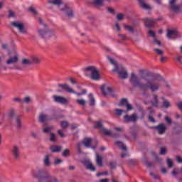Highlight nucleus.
Returning a JSON list of instances; mask_svg holds the SVG:
<instances>
[{"mask_svg": "<svg viewBox=\"0 0 182 182\" xmlns=\"http://www.w3.org/2000/svg\"><path fill=\"white\" fill-rule=\"evenodd\" d=\"M101 90L102 92V95L104 96H109L112 95L113 89L107 85H102L101 87Z\"/></svg>", "mask_w": 182, "mask_h": 182, "instance_id": "obj_10", "label": "nucleus"}, {"mask_svg": "<svg viewBox=\"0 0 182 182\" xmlns=\"http://www.w3.org/2000/svg\"><path fill=\"white\" fill-rule=\"evenodd\" d=\"M70 154V151L69 149H65L63 152V157H68Z\"/></svg>", "mask_w": 182, "mask_h": 182, "instance_id": "obj_47", "label": "nucleus"}, {"mask_svg": "<svg viewBox=\"0 0 182 182\" xmlns=\"http://www.w3.org/2000/svg\"><path fill=\"white\" fill-rule=\"evenodd\" d=\"M162 102V106L164 109H168V107H171V104H170V102H168L167 100L164 99V97L161 98Z\"/></svg>", "mask_w": 182, "mask_h": 182, "instance_id": "obj_25", "label": "nucleus"}, {"mask_svg": "<svg viewBox=\"0 0 182 182\" xmlns=\"http://www.w3.org/2000/svg\"><path fill=\"white\" fill-rule=\"evenodd\" d=\"M15 16H16V15L14 11H9V18H15Z\"/></svg>", "mask_w": 182, "mask_h": 182, "instance_id": "obj_49", "label": "nucleus"}, {"mask_svg": "<svg viewBox=\"0 0 182 182\" xmlns=\"http://www.w3.org/2000/svg\"><path fill=\"white\" fill-rule=\"evenodd\" d=\"M144 22L145 23V26L147 28H151V26H153V25H154V22H156V20L153 19V18H144Z\"/></svg>", "mask_w": 182, "mask_h": 182, "instance_id": "obj_13", "label": "nucleus"}, {"mask_svg": "<svg viewBox=\"0 0 182 182\" xmlns=\"http://www.w3.org/2000/svg\"><path fill=\"white\" fill-rule=\"evenodd\" d=\"M16 127L18 129H21V127H22V123H21V120H19L18 118L16 119Z\"/></svg>", "mask_w": 182, "mask_h": 182, "instance_id": "obj_48", "label": "nucleus"}, {"mask_svg": "<svg viewBox=\"0 0 182 182\" xmlns=\"http://www.w3.org/2000/svg\"><path fill=\"white\" fill-rule=\"evenodd\" d=\"M48 4H50V5H55V6H59L62 5V0L48 1Z\"/></svg>", "mask_w": 182, "mask_h": 182, "instance_id": "obj_28", "label": "nucleus"}, {"mask_svg": "<svg viewBox=\"0 0 182 182\" xmlns=\"http://www.w3.org/2000/svg\"><path fill=\"white\" fill-rule=\"evenodd\" d=\"M88 97H89L90 102V105L91 106H95V98L93 97V95L89 94Z\"/></svg>", "mask_w": 182, "mask_h": 182, "instance_id": "obj_33", "label": "nucleus"}, {"mask_svg": "<svg viewBox=\"0 0 182 182\" xmlns=\"http://www.w3.org/2000/svg\"><path fill=\"white\" fill-rule=\"evenodd\" d=\"M58 134L60 136V137H65V134H63V132H62V130L58 129Z\"/></svg>", "mask_w": 182, "mask_h": 182, "instance_id": "obj_57", "label": "nucleus"}, {"mask_svg": "<svg viewBox=\"0 0 182 182\" xmlns=\"http://www.w3.org/2000/svg\"><path fill=\"white\" fill-rule=\"evenodd\" d=\"M85 167H87V170H90V171H96V168L94 166L93 164L90 161H85Z\"/></svg>", "mask_w": 182, "mask_h": 182, "instance_id": "obj_17", "label": "nucleus"}, {"mask_svg": "<svg viewBox=\"0 0 182 182\" xmlns=\"http://www.w3.org/2000/svg\"><path fill=\"white\" fill-rule=\"evenodd\" d=\"M124 122L125 123H136L137 122V114H132V115H126L124 117Z\"/></svg>", "mask_w": 182, "mask_h": 182, "instance_id": "obj_8", "label": "nucleus"}, {"mask_svg": "<svg viewBox=\"0 0 182 182\" xmlns=\"http://www.w3.org/2000/svg\"><path fill=\"white\" fill-rule=\"evenodd\" d=\"M181 6H175V4H173V6H171V11H173V12H177V11H180Z\"/></svg>", "mask_w": 182, "mask_h": 182, "instance_id": "obj_36", "label": "nucleus"}, {"mask_svg": "<svg viewBox=\"0 0 182 182\" xmlns=\"http://www.w3.org/2000/svg\"><path fill=\"white\" fill-rule=\"evenodd\" d=\"M46 174H48V172L43 169H33L31 172V175L33 178H41Z\"/></svg>", "mask_w": 182, "mask_h": 182, "instance_id": "obj_6", "label": "nucleus"}, {"mask_svg": "<svg viewBox=\"0 0 182 182\" xmlns=\"http://www.w3.org/2000/svg\"><path fill=\"white\" fill-rule=\"evenodd\" d=\"M38 182H49V175L46 173L38 178Z\"/></svg>", "mask_w": 182, "mask_h": 182, "instance_id": "obj_26", "label": "nucleus"}, {"mask_svg": "<svg viewBox=\"0 0 182 182\" xmlns=\"http://www.w3.org/2000/svg\"><path fill=\"white\" fill-rule=\"evenodd\" d=\"M149 174H150L151 177H152L155 180H157V178H159V175H154V173L153 172H150Z\"/></svg>", "mask_w": 182, "mask_h": 182, "instance_id": "obj_53", "label": "nucleus"}, {"mask_svg": "<svg viewBox=\"0 0 182 182\" xmlns=\"http://www.w3.org/2000/svg\"><path fill=\"white\" fill-rule=\"evenodd\" d=\"M59 87H61L65 92H67V93H76L70 86L68 84H60L58 85Z\"/></svg>", "mask_w": 182, "mask_h": 182, "instance_id": "obj_12", "label": "nucleus"}, {"mask_svg": "<svg viewBox=\"0 0 182 182\" xmlns=\"http://www.w3.org/2000/svg\"><path fill=\"white\" fill-rule=\"evenodd\" d=\"M38 120L40 123H45V122L50 120V118L46 114H40Z\"/></svg>", "mask_w": 182, "mask_h": 182, "instance_id": "obj_19", "label": "nucleus"}, {"mask_svg": "<svg viewBox=\"0 0 182 182\" xmlns=\"http://www.w3.org/2000/svg\"><path fill=\"white\" fill-rule=\"evenodd\" d=\"M166 37L168 39H172L174 41L176 39H178V38H181V35L178 33L177 29H170L167 31Z\"/></svg>", "mask_w": 182, "mask_h": 182, "instance_id": "obj_5", "label": "nucleus"}, {"mask_svg": "<svg viewBox=\"0 0 182 182\" xmlns=\"http://www.w3.org/2000/svg\"><path fill=\"white\" fill-rule=\"evenodd\" d=\"M176 161L178 163H182V158L180 156H176Z\"/></svg>", "mask_w": 182, "mask_h": 182, "instance_id": "obj_62", "label": "nucleus"}, {"mask_svg": "<svg viewBox=\"0 0 182 182\" xmlns=\"http://www.w3.org/2000/svg\"><path fill=\"white\" fill-rule=\"evenodd\" d=\"M115 144L117 146L119 147V149H121V150H124V151H126V150H127V149H126V146L124 144H123V142H122V141H117L115 142Z\"/></svg>", "mask_w": 182, "mask_h": 182, "instance_id": "obj_29", "label": "nucleus"}, {"mask_svg": "<svg viewBox=\"0 0 182 182\" xmlns=\"http://www.w3.org/2000/svg\"><path fill=\"white\" fill-rule=\"evenodd\" d=\"M167 163H168V167H173V161H171V159H167Z\"/></svg>", "mask_w": 182, "mask_h": 182, "instance_id": "obj_54", "label": "nucleus"}, {"mask_svg": "<svg viewBox=\"0 0 182 182\" xmlns=\"http://www.w3.org/2000/svg\"><path fill=\"white\" fill-rule=\"evenodd\" d=\"M165 121L168 124H171V119H170L168 117H165Z\"/></svg>", "mask_w": 182, "mask_h": 182, "instance_id": "obj_56", "label": "nucleus"}, {"mask_svg": "<svg viewBox=\"0 0 182 182\" xmlns=\"http://www.w3.org/2000/svg\"><path fill=\"white\" fill-rule=\"evenodd\" d=\"M114 25L115 26V31H117V32H120V24L117 22H115Z\"/></svg>", "mask_w": 182, "mask_h": 182, "instance_id": "obj_46", "label": "nucleus"}, {"mask_svg": "<svg viewBox=\"0 0 182 182\" xmlns=\"http://www.w3.org/2000/svg\"><path fill=\"white\" fill-rule=\"evenodd\" d=\"M19 60L18 55H14V57L10 58L6 60V65H13L14 63H16Z\"/></svg>", "mask_w": 182, "mask_h": 182, "instance_id": "obj_18", "label": "nucleus"}, {"mask_svg": "<svg viewBox=\"0 0 182 182\" xmlns=\"http://www.w3.org/2000/svg\"><path fill=\"white\" fill-rule=\"evenodd\" d=\"M31 62L35 65H38V63H40L41 59H39L38 57H33L31 58Z\"/></svg>", "mask_w": 182, "mask_h": 182, "instance_id": "obj_35", "label": "nucleus"}, {"mask_svg": "<svg viewBox=\"0 0 182 182\" xmlns=\"http://www.w3.org/2000/svg\"><path fill=\"white\" fill-rule=\"evenodd\" d=\"M22 100L24 103H29V102H31V97H26Z\"/></svg>", "mask_w": 182, "mask_h": 182, "instance_id": "obj_51", "label": "nucleus"}, {"mask_svg": "<svg viewBox=\"0 0 182 182\" xmlns=\"http://www.w3.org/2000/svg\"><path fill=\"white\" fill-rule=\"evenodd\" d=\"M167 59H168V57L162 56L161 58V62H166V60H167Z\"/></svg>", "mask_w": 182, "mask_h": 182, "instance_id": "obj_61", "label": "nucleus"}, {"mask_svg": "<svg viewBox=\"0 0 182 182\" xmlns=\"http://www.w3.org/2000/svg\"><path fill=\"white\" fill-rule=\"evenodd\" d=\"M102 133H104V134H105L106 136H114L113 135V132H112V131L106 129V128H102Z\"/></svg>", "mask_w": 182, "mask_h": 182, "instance_id": "obj_30", "label": "nucleus"}, {"mask_svg": "<svg viewBox=\"0 0 182 182\" xmlns=\"http://www.w3.org/2000/svg\"><path fill=\"white\" fill-rule=\"evenodd\" d=\"M96 127H98L99 129H100L102 127V122H97L96 124Z\"/></svg>", "mask_w": 182, "mask_h": 182, "instance_id": "obj_63", "label": "nucleus"}, {"mask_svg": "<svg viewBox=\"0 0 182 182\" xmlns=\"http://www.w3.org/2000/svg\"><path fill=\"white\" fill-rule=\"evenodd\" d=\"M48 182H58V178L55 176H52L49 175Z\"/></svg>", "mask_w": 182, "mask_h": 182, "instance_id": "obj_44", "label": "nucleus"}, {"mask_svg": "<svg viewBox=\"0 0 182 182\" xmlns=\"http://www.w3.org/2000/svg\"><path fill=\"white\" fill-rule=\"evenodd\" d=\"M76 102L78 105H80V106H85L86 104V101L83 99L77 100Z\"/></svg>", "mask_w": 182, "mask_h": 182, "instance_id": "obj_41", "label": "nucleus"}, {"mask_svg": "<svg viewBox=\"0 0 182 182\" xmlns=\"http://www.w3.org/2000/svg\"><path fill=\"white\" fill-rule=\"evenodd\" d=\"M53 100L54 102H56V103H60L61 105H66V103H68L69 102V100L65 97L58 95H55L53 97Z\"/></svg>", "mask_w": 182, "mask_h": 182, "instance_id": "obj_11", "label": "nucleus"}, {"mask_svg": "<svg viewBox=\"0 0 182 182\" xmlns=\"http://www.w3.org/2000/svg\"><path fill=\"white\" fill-rule=\"evenodd\" d=\"M154 129H157L159 134H163V133H164V132H166L167 128L166 127V125H164V124H161L158 126L154 127Z\"/></svg>", "mask_w": 182, "mask_h": 182, "instance_id": "obj_16", "label": "nucleus"}, {"mask_svg": "<svg viewBox=\"0 0 182 182\" xmlns=\"http://www.w3.org/2000/svg\"><path fill=\"white\" fill-rule=\"evenodd\" d=\"M50 141H56V135L55 134H50Z\"/></svg>", "mask_w": 182, "mask_h": 182, "instance_id": "obj_45", "label": "nucleus"}, {"mask_svg": "<svg viewBox=\"0 0 182 182\" xmlns=\"http://www.w3.org/2000/svg\"><path fill=\"white\" fill-rule=\"evenodd\" d=\"M117 21H123L124 19V14L120 13L117 15Z\"/></svg>", "mask_w": 182, "mask_h": 182, "instance_id": "obj_42", "label": "nucleus"}, {"mask_svg": "<svg viewBox=\"0 0 182 182\" xmlns=\"http://www.w3.org/2000/svg\"><path fill=\"white\" fill-rule=\"evenodd\" d=\"M93 141L95 143H96V141H93V139H92V138H85L84 139V140L82 141V144L85 146V147H92L90 146V144H92L93 143Z\"/></svg>", "mask_w": 182, "mask_h": 182, "instance_id": "obj_15", "label": "nucleus"}, {"mask_svg": "<svg viewBox=\"0 0 182 182\" xmlns=\"http://www.w3.org/2000/svg\"><path fill=\"white\" fill-rule=\"evenodd\" d=\"M53 130V127H47L43 129L42 132L43 133H50Z\"/></svg>", "mask_w": 182, "mask_h": 182, "instance_id": "obj_32", "label": "nucleus"}, {"mask_svg": "<svg viewBox=\"0 0 182 182\" xmlns=\"http://www.w3.org/2000/svg\"><path fill=\"white\" fill-rule=\"evenodd\" d=\"M38 33L39 36H41V38H45L46 39L48 38H51V36H53V31L52 30H38Z\"/></svg>", "mask_w": 182, "mask_h": 182, "instance_id": "obj_7", "label": "nucleus"}, {"mask_svg": "<svg viewBox=\"0 0 182 182\" xmlns=\"http://www.w3.org/2000/svg\"><path fill=\"white\" fill-rule=\"evenodd\" d=\"M11 25L13 28H16L20 33H22L23 35H28V30L25 28V24L21 21H11Z\"/></svg>", "mask_w": 182, "mask_h": 182, "instance_id": "obj_4", "label": "nucleus"}, {"mask_svg": "<svg viewBox=\"0 0 182 182\" xmlns=\"http://www.w3.org/2000/svg\"><path fill=\"white\" fill-rule=\"evenodd\" d=\"M13 156L14 159H19V148L14 146L13 149Z\"/></svg>", "mask_w": 182, "mask_h": 182, "instance_id": "obj_27", "label": "nucleus"}, {"mask_svg": "<svg viewBox=\"0 0 182 182\" xmlns=\"http://www.w3.org/2000/svg\"><path fill=\"white\" fill-rule=\"evenodd\" d=\"M80 147H82V143L80 142L77 143L76 150H77V154H80V153H82V149Z\"/></svg>", "mask_w": 182, "mask_h": 182, "instance_id": "obj_37", "label": "nucleus"}, {"mask_svg": "<svg viewBox=\"0 0 182 182\" xmlns=\"http://www.w3.org/2000/svg\"><path fill=\"white\" fill-rule=\"evenodd\" d=\"M45 166H50V162L49 161V155H46L44 159Z\"/></svg>", "mask_w": 182, "mask_h": 182, "instance_id": "obj_38", "label": "nucleus"}, {"mask_svg": "<svg viewBox=\"0 0 182 182\" xmlns=\"http://www.w3.org/2000/svg\"><path fill=\"white\" fill-rule=\"evenodd\" d=\"M107 58L114 66L112 72L117 73L119 79H127L129 74L127 73V70H126V68H124L122 65H118V63H116L113 58H110V56H107Z\"/></svg>", "mask_w": 182, "mask_h": 182, "instance_id": "obj_2", "label": "nucleus"}, {"mask_svg": "<svg viewBox=\"0 0 182 182\" xmlns=\"http://www.w3.org/2000/svg\"><path fill=\"white\" fill-rule=\"evenodd\" d=\"M84 74L92 80H100L102 77L99 73V69L95 66H88L85 68Z\"/></svg>", "mask_w": 182, "mask_h": 182, "instance_id": "obj_3", "label": "nucleus"}, {"mask_svg": "<svg viewBox=\"0 0 182 182\" xmlns=\"http://www.w3.org/2000/svg\"><path fill=\"white\" fill-rule=\"evenodd\" d=\"M160 154H166V148H161L159 152Z\"/></svg>", "mask_w": 182, "mask_h": 182, "instance_id": "obj_59", "label": "nucleus"}, {"mask_svg": "<svg viewBox=\"0 0 182 182\" xmlns=\"http://www.w3.org/2000/svg\"><path fill=\"white\" fill-rule=\"evenodd\" d=\"M138 2L139 5H141V8H143V9H146V10L152 9L151 6L147 4L146 2L144 1V0H138Z\"/></svg>", "mask_w": 182, "mask_h": 182, "instance_id": "obj_20", "label": "nucleus"}, {"mask_svg": "<svg viewBox=\"0 0 182 182\" xmlns=\"http://www.w3.org/2000/svg\"><path fill=\"white\" fill-rule=\"evenodd\" d=\"M144 80L146 82H140L139 77L134 73H132L130 75L129 81L134 87H139L142 90H149L151 92H157L160 89V82H161V80L144 78Z\"/></svg>", "mask_w": 182, "mask_h": 182, "instance_id": "obj_1", "label": "nucleus"}, {"mask_svg": "<svg viewBox=\"0 0 182 182\" xmlns=\"http://www.w3.org/2000/svg\"><path fill=\"white\" fill-rule=\"evenodd\" d=\"M119 106H126L127 110L133 109V107L132 106V105H130V104H129V102H127V100H126V99H122L120 101Z\"/></svg>", "mask_w": 182, "mask_h": 182, "instance_id": "obj_14", "label": "nucleus"}, {"mask_svg": "<svg viewBox=\"0 0 182 182\" xmlns=\"http://www.w3.org/2000/svg\"><path fill=\"white\" fill-rule=\"evenodd\" d=\"M151 105L154 107L159 106V97L156 95L152 96V100L151 101Z\"/></svg>", "mask_w": 182, "mask_h": 182, "instance_id": "obj_23", "label": "nucleus"}, {"mask_svg": "<svg viewBox=\"0 0 182 182\" xmlns=\"http://www.w3.org/2000/svg\"><path fill=\"white\" fill-rule=\"evenodd\" d=\"M62 159H57L54 161V164H60L62 163Z\"/></svg>", "mask_w": 182, "mask_h": 182, "instance_id": "obj_55", "label": "nucleus"}, {"mask_svg": "<svg viewBox=\"0 0 182 182\" xmlns=\"http://www.w3.org/2000/svg\"><path fill=\"white\" fill-rule=\"evenodd\" d=\"M123 112L124 113H127V111H123L122 109H115V113L117 116H122V113H123Z\"/></svg>", "mask_w": 182, "mask_h": 182, "instance_id": "obj_43", "label": "nucleus"}, {"mask_svg": "<svg viewBox=\"0 0 182 182\" xmlns=\"http://www.w3.org/2000/svg\"><path fill=\"white\" fill-rule=\"evenodd\" d=\"M92 4L95 6L102 7L105 6V1L103 0H93Z\"/></svg>", "mask_w": 182, "mask_h": 182, "instance_id": "obj_24", "label": "nucleus"}, {"mask_svg": "<svg viewBox=\"0 0 182 182\" xmlns=\"http://www.w3.org/2000/svg\"><path fill=\"white\" fill-rule=\"evenodd\" d=\"M95 162L97 163L99 167H102L103 166V158L99 155V154H96L95 156Z\"/></svg>", "mask_w": 182, "mask_h": 182, "instance_id": "obj_21", "label": "nucleus"}, {"mask_svg": "<svg viewBox=\"0 0 182 182\" xmlns=\"http://www.w3.org/2000/svg\"><path fill=\"white\" fill-rule=\"evenodd\" d=\"M50 150L52 153H59L62 150V146L58 145H52L50 146Z\"/></svg>", "mask_w": 182, "mask_h": 182, "instance_id": "obj_22", "label": "nucleus"}, {"mask_svg": "<svg viewBox=\"0 0 182 182\" xmlns=\"http://www.w3.org/2000/svg\"><path fill=\"white\" fill-rule=\"evenodd\" d=\"M148 35H149V36H151V38H154L156 34L154 33V32H153V31L149 30L148 31Z\"/></svg>", "mask_w": 182, "mask_h": 182, "instance_id": "obj_52", "label": "nucleus"}, {"mask_svg": "<svg viewBox=\"0 0 182 182\" xmlns=\"http://www.w3.org/2000/svg\"><path fill=\"white\" fill-rule=\"evenodd\" d=\"M149 122H151V123H156V121L154 120V119L153 118V117L151 116H149Z\"/></svg>", "mask_w": 182, "mask_h": 182, "instance_id": "obj_60", "label": "nucleus"}, {"mask_svg": "<svg viewBox=\"0 0 182 182\" xmlns=\"http://www.w3.org/2000/svg\"><path fill=\"white\" fill-rule=\"evenodd\" d=\"M124 29H126V31L131 32V33H133L134 32V28L132 26L124 25Z\"/></svg>", "mask_w": 182, "mask_h": 182, "instance_id": "obj_31", "label": "nucleus"}, {"mask_svg": "<svg viewBox=\"0 0 182 182\" xmlns=\"http://www.w3.org/2000/svg\"><path fill=\"white\" fill-rule=\"evenodd\" d=\"M107 11L109 12V14H114V9L112 8H108Z\"/></svg>", "mask_w": 182, "mask_h": 182, "instance_id": "obj_64", "label": "nucleus"}, {"mask_svg": "<svg viewBox=\"0 0 182 182\" xmlns=\"http://www.w3.org/2000/svg\"><path fill=\"white\" fill-rule=\"evenodd\" d=\"M60 126L62 129H66L69 126V122L66 121H63L60 122Z\"/></svg>", "mask_w": 182, "mask_h": 182, "instance_id": "obj_39", "label": "nucleus"}, {"mask_svg": "<svg viewBox=\"0 0 182 182\" xmlns=\"http://www.w3.org/2000/svg\"><path fill=\"white\" fill-rule=\"evenodd\" d=\"M13 100H14V102H18V103H22V102H23V100L22 99L19 98V97H14V98L13 99Z\"/></svg>", "mask_w": 182, "mask_h": 182, "instance_id": "obj_50", "label": "nucleus"}, {"mask_svg": "<svg viewBox=\"0 0 182 182\" xmlns=\"http://www.w3.org/2000/svg\"><path fill=\"white\" fill-rule=\"evenodd\" d=\"M60 11L65 12L68 18H72L73 16V10L68 4H65L64 8L61 9Z\"/></svg>", "mask_w": 182, "mask_h": 182, "instance_id": "obj_9", "label": "nucleus"}, {"mask_svg": "<svg viewBox=\"0 0 182 182\" xmlns=\"http://www.w3.org/2000/svg\"><path fill=\"white\" fill-rule=\"evenodd\" d=\"M176 2H177V0H170L169 5L171 6H173V5H174L176 4Z\"/></svg>", "mask_w": 182, "mask_h": 182, "instance_id": "obj_58", "label": "nucleus"}, {"mask_svg": "<svg viewBox=\"0 0 182 182\" xmlns=\"http://www.w3.org/2000/svg\"><path fill=\"white\" fill-rule=\"evenodd\" d=\"M22 64L24 65H32V60H28L26 58H23L22 60Z\"/></svg>", "mask_w": 182, "mask_h": 182, "instance_id": "obj_34", "label": "nucleus"}, {"mask_svg": "<svg viewBox=\"0 0 182 182\" xmlns=\"http://www.w3.org/2000/svg\"><path fill=\"white\" fill-rule=\"evenodd\" d=\"M154 50H155L156 53H157V55H159V56H163L164 53V52L161 49L154 48Z\"/></svg>", "mask_w": 182, "mask_h": 182, "instance_id": "obj_40", "label": "nucleus"}]
</instances>
